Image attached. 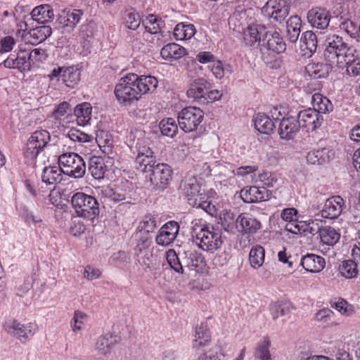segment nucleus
<instances>
[{
	"mask_svg": "<svg viewBox=\"0 0 360 360\" xmlns=\"http://www.w3.org/2000/svg\"><path fill=\"white\" fill-rule=\"evenodd\" d=\"M52 33L49 25H41L30 30L27 37V41L32 45H37L44 41Z\"/></svg>",
	"mask_w": 360,
	"mask_h": 360,
	"instance_id": "cd10ccee",
	"label": "nucleus"
},
{
	"mask_svg": "<svg viewBox=\"0 0 360 360\" xmlns=\"http://www.w3.org/2000/svg\"><path fill=\"white\" fill-rule=\"evenodd\" d=\"M47 57L46 51L41 48L34 49L30 52L28 51V59L31 62V66L44 62Z\"/></svg>",
	"mask_w": 360,
	"mask_h": 360,
	"instance_id": "864d4df0",
	"label": "nucleus"
},
{
	"mask_svg": "<svg viewBox=\"0 0 360 360\" xmlns=\"http://www.w3.org/2000/svg\"><path fill=\"white\" fill-rule=\"evenodd\" d=\"M300 129L297 118L294 117H283L278 126V134L282 139L291 140L295 138Z\"/></svg>",
	"mask_w": 360,
	"mask_h": 360,
	"instance_id": "412c9836",
	"label": "nucleus"
},
{
	"mask_svg": "<svg viewBox=\"0 0 360 360\" xmlns=\"http://www.w3.org/2000/svg\"><path fill=\"white\" fill-rule=\"evenodd\" d=\"M353 259L343 260L339 265L338 271L340 275L346 278H354L358 276L357 264Z\"/></svg>",
	"mask_w": 360,
	"mask_h": 360,
	"instance_id": "e433bc0d",
	"label": "nucleus"
},
{
	"mask_svg": "<svg viewBox=\"0 0 360 360\" xmlns=\"http://www.w3.org/2000/svg\"><path fill=\"white\" fill-rule=\"evenodd\" d=\"M71 202L78 217L93 221L99 215V204L94 196L78 192L72 195Z\"/></svg>",
	"mask_w": 360,
	"mask_h": 360,
	"instance_id": "20e7f679",
	"label": "nucleus"
},
{
	"mask_svg": "<svg viewBox=\"0 0 360 360\" xmlns=\"http://www.w3.org/2000/svg\"><path fill=\"white\" fill-rule=\"evenodd\" d=\"M166 259L172 269L178 274H184L181 257H179L174 249H169L166 252Z\"/></svg>",
	"mask_w": 360,
	"mask_h": 360,
	"instance_id": "09e8293b",
	"label": "nucleus"
},
{
	"mask_svg": "<svg viewBox=\"0 0 360 360\" xmlns=\"http://www.w3.org/2000/svg\"><path fill=\"white\" fill-rule=\"evenodd\" d=\"M30 18L38 23H45L53 18V11L48 4H44L35 7L30 13Z\"/></svg>",
	"mask_w": 360,
	"mask_h": 360,
	"instance_id": "c756f323",
	"label": "nucleus"
},
{
	"mask_svg": "<svg viewBox=\"0 0 360 360\" xmlns=\"http://www.w3.org/2000/svg\"><path fill=\"white\" fill-rule=\"evenodd\" d=\"M198 360H221L219 348L214 347L208 350L203 349L199 353Z\"/></svg>",
	"mask_w": 360,
	"mask_h": 360,
	"instance_id": "bf43d9fd",
	"label": "nucleus"
},
{
	"mask_svg": "<svg viewBox=\"0 0 360 360\" xmlns=\"http://www.w3.org/2000/svg\"><path fill=\"white\" fill-rule=\"evenodd\" d=\"M263 41L266 42L268 49L275 53H280L285 51L286 49L285 43L277 31H266L263 38Z\"/></svg>",
	"mask_w": 360,
	"mask_h": 360,
	"instance_id": "393cba45",
	"label": "nucleus"
},
{
	"mask_svg": "<svg viewBox=\"0 0 360 360\" xmlns=\"http://www.w3.org/2000/svg\"><path fill=\"white\" fill-rule=\"evenodd\" d=\"M49 81H61L70 89L75 88L81 79V70L78 65L57 66L47 75Z\"/></svg>",
	"mask_w": 360,
	"mask_h": 360,
	"instance_id": "0eeeda50",
	"label": "nucleus"
},
{
	"mask_svg": "<svg viewBox=\"0 0 360 360\" xmlns=\"http://www.w3.org/2000/svg\"><path fill=\"white\" fill-rule=\"evenodd\" d=\"M179 231V224L175 221H169L159 229L155 237V242L158 245L168 246L176 239Z\"/></svg>",
	"mask_w": 360,
	"mask_h": 360,
	"instance_id": "4468645a",
	"label": "nucleus"
},
{
	"mask_svg": "<svg viewBox=\"0 0 360 360\" xmlns=\"http://www.w3.org/2000/svg\"><path fill=\"white\" fill-rule=\"evenodd\" d=\"M333 66L330 63H309L305 70L308 75L314 79L324 78L328 75Z\"/></svg>",
	"mask_w": 360,
	"mask_h": 360,
	"instance_id": "7c9ffc66",
	"label": "nucleus"
},
{
	"mask_svg": "<svg viewBox=\"0 0 360 360\" xmlns=\"http://www.w3.org/2000/svg\"><path fill=\"white\" fill-rule=\"evenodd\" d=\"M20 214L27 224H37L42 221L41 217L39 214H34L26 206H22L20 210Z\"/></svg>",
	"mask_w": 360,
	"mask_h": 360,
	"instance_id": "6e6d98bb",
	"label": "nucleus"
},
{
	"mask_svg": "<svg viewBox=\"0 0 360 360\" xmlns=\"http://www.w3.org/2000/svg\"><path fill=\"white\" fill-rule=\"evenodd\" d=\"M311 103L312 109L317 111L319 115L329 113L333 109L330 101L321 94L316 93L312 96Z\"/></svg>",
	"mask_w": 360,
	"mask_h": 360,
	"instance_id": "72a5a7b5",
	"label": "nucleus"
},
{
	"mask_svg": "<svg viewBox=\"0 0 360 360\" xmlns=\"http://www.w3.org/2000/svg\"><path fill=\"white\" fill-rule=\"evenodd\" d=\"M345 200L340 195H334L328 198L321 210V217L323 218L338 219L345 209Z\"/></svg>",
	"mask_w": 360,
	"mask_h": 360,
	"instance_id": "2eb2a0df",
	"label": "nucleus"
},
{
	"mask_svg": "<svg viewBox=\"0 0 360 360\" xmlns=\"http://www.w3.org/2000/svg\"><path fill=\"white\" fill-rule=\"evenodd\" d=\"M124 22L126 26L129 30H136L141 24V18L135 11H129L125 13L124 17Z\"/></svg>",
	"mask_w": 360,
	"mask_h": 360,
	"instance_id": "3c124183",
	"label": "nucleus"
},
{
	"mask_svg": "<svg viewBox=\"0 0 360 360\" xmlns=\"http://www.w3.org/2000/svg\"><path fill=\"white\" fill-rule=\"evenodd\" d=\"M328 150L323 148L309 151L306 159L308 163L311 165H323L329 161Z\"/></svg>",
	"mask_w": 360,
	"mask_h": 360,
	"instance_id": "ea45409f",
	"label": "nucleus"
},
{
	"mask_svg": "<svg viewBox=\"0 0 360 360\" xmlns=\"http://www.w3.org/2000/svg\"><path fill=\"white\" fill-rule=\"evenodd\" d=\"M337 15H340L341 20H342L340 24V29L345 31L350 37H356L358 31H359V26L356 22L349 19H343L345 15V14L343 13V11H340L337 8Z\"/></svg>",
	"mask_w": 360,
	"mask_h": 360,
	"instance_id": "de8ad7c7",
	"label": "nucleus"
},
{
	"mask_svg": "<svg viewBox=\"0 0 360 360\" xmlns=\"http://www.w3.org/2000/svg\"><path fill=\"white\" fill-rule=\"evenodd\" d=\"M300 127L307 128L309 131H315L319 128L323 122V117L322 115L313 110L312 108H308L300 111L297 117Z\"/></svg>",
	"mask_w": 360,
	"mask_h": 360,
	"instance_id": "ddd939ff",
	"label": "nucleus"
},
{
	"mask_svg": "<svg viewBox=\"0 0 360 360\" xmlns=\"http://www.w3.org/2000/svg\"><path fill=\"white\" fill-rule=\"evenodd\" d=\"M253 121L255 128L262 134H270L275 129L274 121L263 112L257 113Z\"/></svg>",
	"mask_w": 360,
	"mask_h": 360,
	"instance_id": "2f4dec72",
	"label": "nucleus"
},
{
	"mask_svg": "<svg viewBox=\"0 0 360 360\" xmlns=\"http://www.w3.org/2000/svg\"><path fill=\"white\" fill-rule=\"evenodd\" d=\"M317 37L312 31L304 32L300 39V51L305 58H310L316 51Z\"/></svg>",
	"mask_w": 360,
	"mask_h": 360,
	"instance_id": "5701e85b",
	"label": "nucleus"
},
{
	"mask_svg": "<svg viewBox=\"0 0 360 360\" xmlns=\"http://www.w3.org/2000/svg\"><path fill=\"white\" fill-rule=\"evenodd\" d=\"M173 175V169L166 163H158L150 172L145 176L155 192H162L169 185Z\"/></svg>",
	"mask_w": 360,
	"mask_h": 360,
	"instance_id": "39448f33",
	"label": "nucleus"
},
{
	"mask_svg": "<svg viewBox=\"0 0 360 360\" xmlns=\"http://www.w3.org/2000/svg\"><path fill=\"white\" fill-rule=\"evenodd\" d=\"M346 71L349 76L360 75V51L357 49V53L355 57L346 61Z\"/></svg>",
	"mask_w": 360,
	"mask_h": 360,
	"instance_id": "603ef678",
	"label": "nucleus"
},
{
	"mask_svg": "<svg viewBox=\"0 0 360 360\" xmlns=\"http://www.w3.org/2000/svg\"><path fill=\"white\" fill-rule=\"evenodd\" d=\"M146 31L152 34H155L161 32L164 25V22L155 15H149L146 21H143Z\"/></svg>",
	"mask_w": 360,
	"mask_h": 360,
	"instance_id": "49530a36",
	"label": "nucleus"
},
{
	"mask_svg": "<svg viewBox=\"0 0 360 360\" xmlns=\"http://www.w3.org/2000/svg\"><path fill=\"white\" fill-rule=\"evenodd\" d=\"M212 74L217 79H221L224 76V65L219 60H215L212 65H209Z\"/></svg>",
	"mask_w": 360,
	"mask_h": 360,
	"instance_id": "338daca9",
	"label": "nucleus"
},
{
	"mask_svg": "<svg viewBox=\"0 0 360 360\" xmlns=\"http://www.w3.org/2000/svg\"><path fill=\"white\" fill-rule=\"evenodd\" d=\"M89 172L96 179L103 178L105 166L103 160L101 157L94 156L89 160Z\"/></svg>",
	"mask_w": 360,
	"mask_h": 360,
	"instance_id": "58836bf2",
	"label": "nucleus"
},
{
	"mask_svg": "<svg viewBox=\"0 0 360 360\" xmlns=\"http://www.w3.org/2000/svg\"><path fill=\"white\" fill-rule=\"evenodd\" d=\"M186 53V49L176 43H169L161 49V56L165 60L179 59Z\"/></svg>",
	"mask_w": 360,
	"mask_h": 360,
	"instance_id": "c9c22d12",
	"label": "nucleus"
},
{
	"mask_svg": "<svg viewBox=\"0 0 360 360\" xmlns=\"http://www.w3.org/2000/svg\"><path fill=\"white\" fill-rule=\"evenodd\" d=\"M120 342V338L116 335L106 333L101 336L96 341L95 348L98 352L106 356L111 349Z\"/></svg>",
	"mask_w": 360,
	"mask_h": 360,
	"instance_id": "a878e982",
	"label": "nucleus"
},
{
	"mask_svg": "<svg viewBox=\"0 0 360 360\" xmlns=\"http://www.w3.org/2000/svg\"><path fill=\"white\" fill-rule=\"evenodd\" d=\"M290 7L285 0H268L261 8V13L264 17L281 23L288 15Z\"/></svg>",
	"mask_w": 360,
	"mask_h": 360,
	"instance_id": "9d476101",
	"label": "nucleus"
},
{
	"mask_svg": "<svg viewBox=\"0 0 360 360\" xmlns=\"http://www.w3.org/2000/svg\"><path fill=\"white\" fill-rule=\"evenodd\" d=\"M63 170L60 167L49 166L44 168L41 179L46 186H52L60 183L63 179Z\"/></svg>",
	"mask_w": 360,
	"mask_h": 360,
	"instance_id": "bb28decb",
	"label": "nucleus"
},
{
	"mask_svg": "<svg viewBox=\"0 0 360 360\" xmlns=\"http://www.w3.org/2000/svg\"><path fill=\"white\" fill-rule=\"evenodd\" d=\"M325 46L323 53L325 60L332 65L338 68H345L346 61H349V59L355 57L357 53L355 46L336 34L328 37Z\"/></svg>",
	"mask_w": 360,
	"mask_h": 360,
	"instance_id": "f257e3e1",
	"label": "nucleus"
},
{
	"mask_svg": "<svg viewBox=\"0 0 360 360\" xmlns=\"http://www.w3.org/2000/svg\"><path fill=\"white\" fill-rule=\"evenodd\" d=\"M270 312L274 320L277 319L279 316H284L288 309L284 308L280 303L274 302L270 304Z\"/></svg>",
	"mask_w": 360,
	"mask_h": 360,
	"instance_id": "774afa93",
	"label": "nucleus"
},
{
	"mask_svg": "<svg viewBox=\"0 0 360 360\" xmlns=\"http://www.w3.org/2000/svg\"><path fill=\"white\" fill-rule=\"evenodd\" d=\"M237 222L244 234H255L262 228L259 220L250 213H242L237 218Z\"/></svg>",
	"mask_w": 360,
	"mask_h": 360,
	"instance_id": "b1692460",
	"label": "nucleus"
},
{
	"mask_svg": "<svg viewBox=\"0 0 360 360\" xmlns=\"http://www.w3.org/2000/svg\"><path fill=\"white\" fill-rule=\"evenodd\" d=\"M259 179L264 186L269 188H273L276 186L278 178L276 174L269 172H264L259 174Z\"/></svg>",
	"mask_w": 360,
	"mask_h": 360,
	"instance_id": "052dcab7",
	"label": "nucleus"
},
{
	"mask_svg": "<svg viewBox=\"0 0 360 360\" xmlns=\"http://www.w3.org/2000/svg\"><path fill=\"white\" fill-rule=\"evenodd\" d=\"M137 75L127 74L119 80L115 87V96L118 103L122 105H130L134 101L141 98L136 86Z\"/></svg>",
	"mask_w": 360,
	"mask_h": 360,
	"instance_id": "7ed1b4c3",
	"label": "nucleus"
},
{
	"mask_svg": "<svg viewBox=\"0 0 360 360\" xmlns=\"http://www.w3.org/2000/svg\"><path fill=\"white\" fill-rule=\"evenodd\" d=\"M300 265L309 272L319 273L326 266L325 259L315 254H307L302 257Z\"/></svg>",
	"mask_w": 360,
	"mask_h": 360,
	"instance_id": "4be33fe9",
	"label": "nucleus"
},
{
	"mask_svg": "<svg viewBox=\"0 0 360 360\" xmlns=\"http://www.w3.org/2000/svg\"><path fill=\"white\" fill-rule=\"evenodd\" d=\"M265 250L261 245L252 247L249 253V261L252 267L257 269L260 267L264 261Z\"/></svg>",
	"mask_w": 360,
	"mask_h": 360,
	"instance_id": "37998d69",
	"label": "nucleus"
},
{
	"mask_svg": "<svg viewBox=\"0 0 360 360\" xmlns=\"http://www.w3.org/2000/svg\"><path fill=\"white\" fill-rule=\"evenodd\" d=\"M156 227V218L150 215L146 216L139 226V228L141 229V231H143L146 233L153 232Z\"/></svg>",
	"mask_w": 360,
	"mask_h": 360,
	"instance_id": "13d9d810",
	"label": "nucleus"
},
{
	"mask_svg": "<svg viewBox=\"0 0 360 360\" xmlns=\"http://www.w3.org/2000/svg\"><path fill=\"white\" fill-rule=\"evenodd\" d=\"M92 107L89 103L84 102L77 105L74 108V114L77 122L80 126L86 125L91 118Z\"/></svg>",
	"mask_w": 360,
	"mask_h": 360,
	"instance_id": "473e14b6",
	"label": "nucleus"
},
{
	"mask_svg": "<svg viewBox=\"0 0 360 360\" xmlns=\"http://www.w3.org/2000/svg\"><path fill=\"white\" fill-rule=\"evenodd\" d=\"M319 236L323 244L328 246L335 245L340 238V234L331 226L321 228Z\"/></svg>",
	"mask_w": 360,
	"mask_h": 360,
	"instance_id": "a19ab883",
	"label": "nucleus"
},
{
	"mask_svg": "<svg viewBox=\"0 0 360 360\" xmlns=\"http://www.w3.org/2000/svg\"><path fill=\"white\" fill-rule=\"evenodd\" d=\"M15 44V41L13 37L11 36H6L1 39L0 40V53H6L11 51L14 44Z\"/></svg>",
	"mask_w": 360,
	"mask_h": 360,
	"instance_id": "69168bd1",
	"label": "nucleus"
},
{
	"mask_svg": "<svg viewBox=\"0 0 360 360\" xmlns=\"http://www.w3.org/2000/svg\"><path fill=\"white\" fill-rule=\"evenodd\" d=\"M266 28L264 25L255 22L250 24L243 31V40L246 45L252 46L263 41Z\"/></svg>",
	"mask_w": 360,
	"mask_h": 360,
	"instance_id": "a211bd4d",
	"label": "nucleus"
},
{
	"mask_svg": "<svg viewBox=\"0 0 360 360\" xmlns=\"http://www.w3.org/2000/svg\"><path fill=\"white\" fill-rule=\"evenodd\" d=\"M330 19L329 11L326 8H314L307 13L308 22L313 27L323 30L328 27Z\"/></svg>",
	"mask_w": 360,
	"mask_h": 360,
	"instance_id": "6ab92c4d",
	"label": "nucleus"
},
{
	"mask_svg": "<svg viewBox=\"0 0 360 360\" xmlns=\"http://www.w3.org/2000/svg\"><path fill=\"white\" fill-rule=\"evenodd\" d=\"M3 327L7 333L22 343L29 341L37 330V326L35 323H21L16 319L6 321Z\"/></svg>",
	"mask_w": 360,
	"mask_h": 360,
	"instance_id": "1a4fd4ad",
	"label": "nucleus"
},
{
	"mask_svg": "<svg viewBox=\"0 0 360 360\" xmlns=\"http://www.w3.org/2000/svg\"><path fill=\"white\" fill-rule=\"evenodd\" d=\"M295 229L299 232L302 230L304 233L311 235H315L317 233H320V231L321 229V228L319 226L318 223H316L314 221L302 225L301 228L299 225H296L295 226Z\"/></svg>",
	"mask_w": 360,
	"mask_h": 360,
	"instance_id": "680f3d73",
	"label": "nucleus"
},
{
	"mask_svg": "<svg viewBox=\"0 0 360 360\" xmlns=\"http://www.w3.org/2000/svg\"><path fill=\"white\" fill-rule=\"evenodd\" d=\"M210 332L206 323H202L199 326L196 327L195 335V347L205 346L210 341Z\"/></svg>",
	"mask_w": 360,
	"mask_h": 360,
	"instance_id": "c03bdc74",
	"label": "nucleus"
},
{
	"mask_svg": "<svg viewBox=\"0 0 360 360\" xmlns=\"http://www.w3.org/2000/svg\"><path fill=\"white\" fill-rule=\"evenodd\" d=\"M211 87V84L207 80L202 77L198 78L191 83L186 94L189 98L203 103L206 94Z\"/></svg>",
	"mask_w": 360,
	"mask_h": 360,
	"instance_id": "aec40b11",
	"label": "nucleus"
},
{
	"mask_svg": "<svg viewBox=\"0 0 360 360\" xmlns=\"http://www.w3.org/2000/svg\"><path fill=\"white\" fill-rule=\"evenodd\" d=\"M157 160L155 159V156L148 155V156H140L136 157L135 160V167L136 169L143 173L148 174L150 170L155 167V165H158Z\"/></svg>",
	"mask_w": 360,
	"mask_h": 360,
	"instance_id": "4c0bfd02",
	"label": "nucleus"
},
{
	"mask_svg": "<svg viewBox=\"0 0 360 360\" xmlns=\"http://www.w3.org/2000/svg\"><path fill=\"white\" fill-rule=\"evenodd\" d=\"M158 80L155 77L148 75H137L136 86L140 96L142 95L153 93L157 88Z\"/></svg>",
	"mask_w": 360,
	"mask_h": 360,
	"instance_id": "c85d7f7f",
	"label": "nucleus"
},
{
	"mask_svg": "<svg viewBox=\"0 0 360 360\" xmlns=\"http://www.w3.org/2000/svg\"><path fill=\"white\" fill-rule=\"evenodd\" d=\"M269 345V340H264L258 345L255 353V356L257 360H271Z\"/></svg>",
	"mask_w": 360,
	"mask_h": 360,
	"instance_id": "4d7b16f0",
	"label": "nucleus"
},
{
	"mask_svg": "<svg viewBox=\"0 0 360 360\" xmlns=\"http://www.w3.org/2000/svg\"><path fill=\"white\" fill-rule=\"evenodd\" d=\"M96 140L99 145V146H111L112 144V141L111 139L110 135L108 134L107 131L103 130H101L97 131Z\"/></svg>",
	"mask_w": 360,
	"mask_h": 360,
	"instance_id": "0e129e2a",
	"label": "nucleus"
},
{
	"mask_svg": "<svg viewBox=\"0 0 360 360\" xmlns=\"http://www.w3.org/2000/svg\"><path fill=\"white\" fill-rule=\"evenodd\" d=\"M240 198L245 202L254 203L268 200L271 193L266 187L246 186L240 192Z\"/></svg>",
	"mask_w": 360,
	"mask_h": 360,
	"instance_id": "dca6fc26",
	"label": "nucleus"
},
{
	"mask_svg": "<svg viewBox=\"0 0 360 360\" xmlns=\"http://www.w3.org/2000/svg\"><path fill=\"white\" fill-rule=\"evenodd\" d=\"M84 13L80 9L69 10L67 12L65 20L64 21L66 27H70L74 29L76 25L80 22Z\"/></svg>",
	"mask_w": 360,
	"mask_h": 360,
	"instance_id": "8fccbe9b",
	"label": "nucleus"
},
{
	"mask_svg": "<svg viewBox=\"0 0 360 360\" xmlns=\"http://www.w3.org/2000/svg\"><path fill=\"white\" fill-rule=\"evenodd\" d=\"M188 254L189 256L191 270L198 271L199 268H201L205 265V258L200 252L194 250L188 252Z\"/></svg>",
	"mask_w": 360,
	"mask_h": 360,
	"instance_id": "5fc2aeb1",
	"label": "nucleus"
},
{
	"mask_svg": "<svg viewBox=\"0 0 360 360\" xmlns=\"http://www.w3.org/2000/svg\"><path fill=\"white\" fill-rule=\"evenodd\" d=\"M159 128L163 136L170 138L174 137L178 132V125L172 117L162 120L159 124Z\"/></svg>",
	"mask_w": 360,
	"mask_h": 360,
	"instance_id": "a18cd8bd",
	"label": "nucleus"
},
{
	"mask_svg": "<svg viewBox=\"0 0 360 360\" xmlns=\"http://www.w3.org/2000/svg\"><path fill=\"white\" fill-rule=\"evenodd\" d=\"M184 191L185 195L188 197V200L193 201L190 202L191 204L200 207L204 210L210 206V203H207L205 200L206 197L205 190L201 189L195 178H190L185 182Z\"/></svg>",
	"mask_w": 360,
	"mask_h": 360,
	"instance_id": "f8f14e48",
	"label": "nucleus"
},
{
	"mask_svg": "<svg viewBox=\"0 0 360 360\" xmlns=\"http://www.w3.org/2000/svg\"><path fill=\"white\" fill-rule=\"evenodd\" d=\"M191 234L195 245L206 252H214L223 244L221 233L219 230L200 221L193 222Z\"/></svg>",
	"mask_w": 360,
	"mask_h": 360,
	"instance_id": "f03ea898",
	"label": "nucleus"
},
{
	"mask_svg": "<svg viewBox=\"0 0 360 360\" xmlns=\"http://www.w3.org/2000/svg\"><path fill=\"white\" fill-rule=\"evenodd\" d=\"M204 119V112L197 107H186L178 114V124L185 132L195 131Z\"/></svg>",
	"mask_w": 360,
	"mask_h": 360,
	"instance_id": "6e6552de",
	"label": "nucleus"
},
{
	"mask_svg": "<svg viewBox=\"0 0 360 360\" xmlns=\"http://www.w3.org/2000/svg\"><path fill=\"white\" fill-rule=\"evenodd\" d=\"M3 63L6 68H16L21 72L31 70V62L26 50H19L16 55L11 54Z\"/></svg>",
	"mask_w": 360,
	"mask_h": 360,
	"instance_id": "f3484780",
	"label": "nucleus"
},
{
	"mask_svg": "<svg viewBox=\"0 0 360 360\" xmlns=\"http://www.w3.org/2000/svg\"><path fill=\"white\" fill-rule=\"evenodd\" d=\"M51 139L50 134L46 130H39L32 134L29 138L24 156L29 160H34L39 153L46 146Z\"/></svg>",
	"mask_w": 360,
	"mask_h": 360,
	"instance_id": "9b49d317",
	"label": "nucleus"
},
{
	"mask_svg": "<svg viewBox=\"0 0 360 360\" xmlns=\"http://www.w3.org/2000/svg\"><path fill=\"white\" fill-rule=\"evenodd\" d=\"M58 160L63 174L74 179L82 178L85 174V162L77 153H64L59 155Z\"/></svg>",
	"mask_w": 360,
	"mask_h": 360,
	"instance_id": "423d86ee",
	"label": "nucleus"
},
{
	"mask_svg": "<svg viewBox=\"0 0 360 360\" xmlns=\"http://www.w3.org/2000/svg\"><path fill=\"white\" fill-rule=\"evenodd\" d=\"M302 20L298 15H292L286 22L287 38L292 42L297 41L301 28Z\"/></svg>",
	"mask_w": 360,
	"mask_h": 360,
	"instance_id": "f704fd0d",
	"label": "nucleus"
},
{
	"mask_svg": "<svg viewBox=\"0 0 360 360\" xmlns=\"http://www.w3.org/2000/svg\"><path fill=\"white\" fill-rule=\"evenodd\" d=\"M72 109L70 103L63 101L56 106V109L53 111V116L56 119H60L65 114L70 113Z\"/></svg>",
	"mask_w": 360,
	"mask_h": 360,
	"instance_id": "e2e57ef3",
	"label": "nucleus"
},
{
	"mask_svg": "<svg viewBox=\"0 0 360 360\" xmlns=\"http://www.w3.org/2000/svg\"><path fill=\"white\" fill-rule=\"evenodd\" d=\"M195 33V27L192 24L179 23L174 30V36L176 40L191 39Z\"/></svg>",
	"mask_w": 360,
	"mask_h": 360,
	"instance_id": "79ce46f5",
	"label": "nucleus"
}]
</instances>
